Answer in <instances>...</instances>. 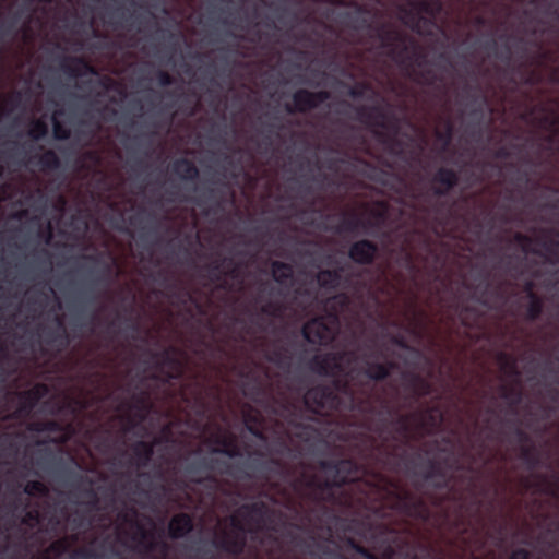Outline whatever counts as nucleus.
Returning a JSON list of instances; mask_svg holds the SVG:
<instances>
[{
  "instance_id": "1",
  "label": "nucleus",
  "mask_w": 559,
  "mask_h": 559,
  "mask_svg": "<svg viewBox=\"0 0 559 559\" xmlns=\"http://www.w3.org/2000/svg\"><path fill=\"white\" fill-rule=\"evenodd\" d=\"M355 355L349 352H331L314 355L310 369L323 377H333L330 384H317L306 391L302 401L306 409L314 415L331 416L333 413L346 414L355 412L362 416L378 415L376 423L366 426L377 437L365 433L361 440L360 456L365 463L383 464L399 457L405 462L412 485L420 491L425 485L436 490L452 487L453 476L449 473L448 460L443 464L436 459H424L420 453L408 457L405 452L399 454L400 442L406 444L412 437V421L415 414H397L384 399H376L369 391L357 394L347 379L340 376L345 371V364L354 361Z\"/></svg>"
},
{
  "instance_id": "2",
  "label": "nucleus",
  "mask_w": 559,
  "mask_h": 559,
  "mask_svg": "<svg viewBox=\"0 0 559 559\" xmlns=\"http://www.w3.org/2000/svg\"><path fill=\"white\" fill-rule=\"evenodd\" d=\"M261 451L248 453V460L233 467L227 461L213 456H202L187 464L186 472L197 475L203 471H218L221 474L251 479L254 472H274L283 477H293L290 488L299 498L298 509L304 513L305 520L311 522L316 511H325L326 504H341L342 499L337 490L345 485L357 489L364 498L372 495L381 499L383 507L391 511L423 523L431 519V510L425 497L419 496L404 487L396 480L384 476L380 472L371 471L366 464H359L353 459L321 460L318 467L324 473V478L306 469L294 475L283 460L269 457Z\"/></svg>"
},
{
  "instance_id": "3",
  "label": "nucleus",
  "mask_w": 559,
  "mask_h": 559,
  "mask_svg": "<svg viewBox=\"0 0 559 559\" xmlns=\"http://www.w3.org/2000/svg\"><path fill=\"white\" fill-rule=\"evenodd\" d=\"M353 22L356 29H372L373 37L380 41V47L408 78L427 86L442 82V78L427 68V53L416 39L386 22L373 26L367 17L360 15L354 16Z\"/></svg>"
},
{
  "instance_id": "4",
  "label": "nucleus",
  "mask_w": 559,
  "mask_h": 559,
  "mask_svg": "<svg viewBox=\"0 0 559 559\" xmlns=\"http://www.w3.org/2000/svg\"><path fill=\"white\" fill-rule=\"evenodd\" d=\"M267 507L263 502L245 503L239 508L240 515L248 522H253L254 527H247L239 519L231 516V530H221L211 539V546L230 557H240L247 547V534H255L261 528Z\"/></svg>"
},
{
  "instance_id": "5",
  "label": "nucleus",
  "mask_w": 559,
  "mask_h": 559,
  "mask_svg": "<svg viewBox=\"0 0 559 559\" xmlns=\"http://www.w3.org/2000/svg\"><path fill=\"white\" fill-rule=\"evenodd\" d=\"M349 304L350 298L345 293L328 298V313L313 318L304 324L301 330L304 338L313 345L325 346L331 344L338 332L340 316L349 307Z\"/></svg>"
},
{
  "instance_id": "6",
  "label": "nucleus",
  "mask_w": 559,
  "mask_h": 559,
  "mask_svg": "<svg viewBox=\"0 0 559 559\" xmlns=\"http://www.w3.org/2000/svg\"><path fill=\"white\" fill-rule=\"evenodd\" d=\"M152 357L157 360L159 372L151 373L147 377L150 380L168 384L174 380L181 379L183 365L169 349L153 353Z\"/></svg>"
},
{
  "instance_id": "7",
  "label": "nucleus",
  "mask_w": 559,
  "mask_h": 559,
  "mask_svg": "<svg viewBox=\"0 0 559 559\" xmlns=\"http://www.w3.org/2000/svg\"><path fill=\"white\" fill-rule=\"evenodd\" d=\"M331 94L328 91L312 92L306 88L297 90L293 94V105L287 104L285 109L288 114H305L318 108L321 104L330 99Z\"/></svg>"
},
{
  "instance_id": "8",
  "label": "nucleus",
  "mask_w": 559,
  "mask_h": 559,
  "mask_svg": "<svg viewBox=\"0 0 559 559\" xmlns=\"http://www.w3.org/2000/svg\"><path fill=\"white\" fill-rule=\"evenodd\" d=\"M379 253V247L369 239L354 241L348 248V258L358 265H371Z\"/></svg>"
},
{
  "instance_id": "9",
  "label": "nucleus",
  "mask_w": 559,
  "mask_h": 559,
  "mask_svg": "<svg viewBox=\"0 0 559 559\" xmlns=\"http://www.w3.org/2000/svg\"><path fill=\"white\" fill-rule=\"evenodd\" d=\"M452 530L457 534V539L462 542L464 550L474 552L484 547L485 542L479 530L471 528V524L466 523L462 516L454 521Z\"/></svg>"
},
{
  "instance_id": "10",
  "label": "nucleus",
  "mask_w": 559,
  "mask_h": 559,
  "mask_svg": "<svg viewBox=\"0 0 559 559\" xmlns=\"http://www.w3.org/2000/svg\"><path fill=\"white\" fill-rule=\"evenodd\" d=\"M402 379L404 386L409 391V395L414 402H418L423 397H427L432 394V383L420 373L415 371L402 372Z\"/></svg>"
},
{
  "instance_id": "11",
  "label": "nucleus",
  "mask_w": 559,
  "mask_h": 559,
  "mask_svg": "<svg viewBox=\"0 0 559 559\" xmlns=\"http://www.w3.org/2000/svg\"><path fill=\"white\" fill-rule=\"evenodd\" d=\"M432 193L436 197H445L459 183V174L452 168L439 167L431 178Z\"/></svg>"
},
{
  "instance_id": "12",
  "label": "nucleus",
  "mask_w": 559,
  "mask_h": 559,
  "mask_svg": "<svg viewBox=\"0 0 559 559\" xmlns=\"http://www.w3.org/2000/svg\"><path fill=\"white\" fill-rule=\"evenodd\" d=\"M356 119L367 126L389 129L388 114L379 105L355 107Z\"/></svg>"
},
{
  "instance_id": "13",
  "label": "nucleus",
  "mask_w": 559,
  "mask_h": 559,
  "mask_svg": "<svg viewBox=\"0 0 559 559\" xmlns=\"http://www.w3.org/2000/svg\"><path fill=\"white\" fill-rule=\"evenodd\" d=\"M404 15L403 22L409 26L411 29L418 35H430L431 29L437 26V20L425 14L415 13L414 10L401 8Z\"/></svg>"
},
{
  "instance_id": "14",
  "label": "nucleus",
  "mask_w": 559,
  "mask_h": 559,
  "mask_svg": "<svg viewBox=\"0 0 559 559\" xmlns=\"http://www.w3.org/2000/svg\"><path fill=\"white\" fill-rule=\"evenodd\" d=\"M121 405L133 413V417L138 421H143L152 408L151 394L146 390H136L130 400L122 402Z\"/></svg>"
},
{
  "instance_id": "15",
  "label": "nucleus",
  "mask_w": 559,
  "mask_h": 559,
  "mask_svg": "<svg viewBox=\"0 0 559 559\" xmlns=\"http://www.w3.org/2000/svg\"><path fill=\"white\" fill-rule=\"evenodd\" d=\"M56 321V329H48L44 331L43 342L46 346L53 348L57 353H60L70 345L71 338L62 319L57 317Z\"/></svg>"
},
{
  "instance_id": "16",
  "label": "nucleus",
  "mask_w": 559,
  "mask_h": 559,
  "mask_svg": "<svg viewBox=\"0 0 559 559\" xmlns=\"http://www.w3.org/2000/svg\"><path fill=\"white\" fill-rule=\"evenodd\" d=\"M364 362L365 367L361 373L372 381H383L391 376L392 371L397 369V364L393 360L380 362L368 357Z\"/></svg>"
},
{
  "instance_id": "17",
  "label": "nucleus",
  "mask_w": 559,
  "mask_h": 559,
  "mask_svg": "<svg viewBox=\"0 0 559 559\" xmlns=\"http://www.w3.org/2000/svg\"><path fill=\"white\" fill-rule=\"evenodd\" d=\"M283 413L287 414V423L299 430L295 435L306 441L309 440L314 430L310 426L301 424L302 411L295 404L287 402L283 405Z\"/></svg>"
},
{
  "instance_id": "18",
  "label": "nucleus",
  "mask_w": 559,
  "mask_h": 559,
  "mask_svg": "<svg viewBox=\"0 0 559 559\" xmlns=\"http://www.w3.org/2000/svg\"><path fill=\"white\" fill-rule=\"evenodd\" d=\"M45 392L46 386L43 384H37L29 390L17 392L16 395L19 397L20 406L17 411L14 412V417L31 413V411L36 406Z\"/></svg>"
},
{
  "instance_id": "19",
  "label": "nucleus",
  "mask_w": 559,
  "mask_h": 559,
  "mask_svg": "<svg viewBox=\"0 0 559 559\" xmlns=\"http://www.w3.org/2000/svg\"><path fill=\"white\" fill-rule=\"evenodd\" d=\"M193 519L190 514L180 512L175 514L168 524V535L173 539H179L193 530Z\"/></svg>"
},
{
  "instance_id": "20",
  "label": "nucleus",
  "mask_w": 559,
  "mask_h": 559,
  "mask_svg": "<svg viewBox=\"0 0 559 559\" xmlns=\"http://www.w3.org/2000/svg\"><path fill=\"white\" fill-rule=\"evenodd\" d=\"M64 73L72 78H79L87 74H96L95 68L81 57L64 58L61 63Z\"/></svg>"
},
{
  "instance_id": "21",
  "label": "nucleus",
  "mask_w": 559,
  "mask_h": 559,
  "mask_svg": "<svg viewBox=\"0 0 559 559\" xmlns=\"http://www.w3.org/2000/svg\"><path fill=\"white\" fill-rule=\"evenodd\" d=\"M170 170L183 181H195L200 175L195 164L186 157L175 159L170 165Z\"/></svg>"
},
{
  "instance_id": "22",
  "label": "nucleus",
  "mask_w": 559,
  "mask_h": 559,
  "mask_svg": "<svg viewBox=\"0 0 559 559\" xmlns=\"http://www.w3.org/2000/svg\"><path fill=\"white\" fill-rule=\"evenodd\" d=\"M154 442L144 440L136 441L132 444L133 464L136 467H147L154 455Z\"/></svg>"
},
{
  "instance_id": "23",
  "label": "nucleus",
  "mask_w": 559,
  "mask_h": 559,
  "mask_svg": "<svg viewBox=\"0 0 559 559\" xmlns=\"http://www.w3.org/2000/svg\"><path fill=\"white\" fill-rule=\"evenodd\" d=\"M29 164L38 167L43 173L57 170L61 166L59 156L52 150H45L41 154L33 155L29 158Z\"/></svg>"
},
{
  "instance_id": "24",
  "label": "nucleus",
  "mask_w": 559,
  "mask_h": 559,
  "mask_svg": "<svg viewBox=\"0 0 559 559\" xmlns=\"http://www.w3.org/2000/svg\"><path fill=\"white\" fill-rule=\"evenodd\" d=\"M369 219L365 221L366 234L376 235L388 221V207L384 203H380L378 207L371 209L369 212Z\"/></svg>"
},
{
  "instance_id": "25",
  "label": "nucleus",
  "mask_w": 559,
  "mask_h": 559,
  "mask_svg": "<svg viewBox=\"0 0 559 559\" xmlns=\"http://www.w3.org/2000/svg\"><path fill=\"white\" fill-rule=\"evenodd\" d=\"M415 13L428 15L430 17L439 19L444 14V4L442 0H417L411 3Z\"/></svg>"
},
{
  "instance_id": "26",
  "label": "nucleus",
  "mask_w": 559,
  "mask_h": 559,
  "mask_svg": "<svg viewBox=\"0 0 559 559\" xmlns=\"http://www.w3.org/2000/svg\"><path fill=\"white\" fill-rule=\"evenodd\" d=\"M343 267L334 270H321L317 275L318 285L326 290H335L343 281Z\"/></svg>"
},
{
  "instance_id": "27",
  "label": "nucleus",
  "mask_w": 559,
  "mask_h": 559,
  "mask_svg": "<svg viewBox=\"0 0 559 559\" xmlns=\"http://www.w3.org/2000/svg\"><path fill=\"white\" fill-rule=\"evenodd\" d=\"M271 273L274 281L280 285H287L292 283L294 277L293 266L282 261L271 262Z\"/></svg>"
},
{
  "instance_id": "28",
  "label": "nucleus",
  "mask_w": 559,
  "mask_h": 559,
  "mask_svg": "<svg viewBox=\"0 0 559 559\" xmlns=\"http://www.w3.org/2000/svg\"><path fill=\"white\" fill-rule=\"evenodd\" d=\"M359 228H362L366 234L365 221L356 213H345L343 214L342 222L334 228V231L337 234L343 231L354 233Z\"/></svg>"
},
{
  "instance_id": "29",
  "label": "nucleus",
  "mask_w": 559,
  "mask_h": 559,
  "mask_svg": "<svg viewBox=\"0 0 559 559\" xmlns=\"http://www.w3.org/2000/svg\"><path fill=\"white\" fill-rule=\"evenodd\" d=\"M519 456L530 471H533L540 465L539 452L533 444L522 445Z\"/></svg>"
},
{
  "instance_id": "30",
  "label": "nucleus",
  "mask_w": 559,
  "mask_h": 559,
  "mask_svg": "<svg viewBox=\"0 0 559 559\" xmlns=\"http://www.w3.org/2000/svg\"><path fill=\"white\" fill-rule=\"evenodd\" d=\"M454 135V126L451 120H447L443 130H437L435 133L436 140L441 144L440 152L444 153L449 150Z\"/></svg>"
},
{
  "instance_id": "31",
  "label": "nucleus",
  "mask_w": 559,
  "mask_h": 559,
  "mask_svg": "<svg viewBox=\"0 0 559 559\" xmlns=\"http://www.w3.org/2000/svg\"><path fill=\"white\" fill-rule=\"evenodd\" d=\"M22 17V10L15 11L9 21H5L0 26V44H3L5 39L16 35V26Z\"/></svg>"
},
{
  "instance_id": "32",
  "label": "nucleus",
  "mask_w": 559,
  "mask_h": 559,
  "mask_svg": "<svg viewBox=\"0 0 559 559\" xmlns=\"http://www.w3.org/2000/svg\"><path fill=\"white\" fill-rule=\"evenodd\" d=\"M421 425L424 427H429V428H436L438 427L442 420H443V414L441 413V411L439 409V407L437 406H433V407H426L424 411H423V414H421Z\"/></svg>"
},
{
  "instance_id": "33",
  "label": "nucleus",
  "mask_w": 559,
  "mask_h": 559,
  "mask_svg": "<svg viewBox=\"0 0 559 559\" xmlns=\"http://www.w3.org/2000/svg\"><path fill=\"white\" fill-rule=\"evenodd\" d=\"M48 134V124L46 121L41 119H34L31 121L27 135L34 140L38 141L44 139Z\"/></svg>"
},
{
  "instance_id": "34",
  "label": "nucleus",
  "mask_w": 559,
  "mask_h": 559,
  "mask_svg": "<svg viewBox=\"0 0 559 559\" xmlns=\"http://www.w3.org/2000/svg\"><path fill=\"white\" fill-rule=\"evenodd\" d=\"M544 310V301L540 297L532 298L525 309V318L528 321L539 319Z\"/></svg>"
},
{
  "instance_id": "35",
  "label": "nucleus",
  "mask_w": 559,
  "mask_h": 559,
  "mask_svg": "<svg viewBox=\"0 0 559 559\" xmlns=\"http://www.w3.org/2000/svg\"><path fill=\"white\" fill-rule=\"evenodd\" d=\"M41 521H43V516H41V513L39 512V510L31 509V510L25 511V513L21 520V523L23 525L27 526L28 528L34 530L40 525Z\"/></svg>"
},
{
  "instance_id": "36",
  "label": "nucleus",
  "mask_w": 559,
  "mask_h": 559,
  "mask_svg": "<svg viewBox=\"0 0 559 559\" xmlns=\"http://www.w3.org/2000/svg\"><path fill=\"white\" fill-rule=\"evenodd\" d=\"M24 493L31 497H43L48 493L47 486L39 480H29L23 488Z\"/></svg>"
},
{
  "instance_id": "37",
  "label": "nucleus",
  "mask_w": 559,
  "mask_h": 559,
  "mask_svg": "<svg viewBox=\"0 0 559 559\" xmlns=\"http://www.w3.org/2000/svg\"><path fill=\"white\" fill-rule=\"evenodd\" d=\"M285 307L280 301L269 300L261 307V312L265 316L280 318L282 317Z\"/></svg>"
},
{
  "instance_id": "38",
  "label": "nucleus",
  "mask_w": 559,
  "mask_h": 559,
  "mask_svg": "<svg viewBox=\"0 0 559 559\" xmlns=\"http://www.w3.org/2000/svg\"><path fill=\"white\" fill-rule=\"evenodd\" d=\"M369 92L373 93L371 84L367 82H359L348 90V95L354 99H359L364 98Z\"/></svg>"
},
{
  "instance_id": "39",
  "label": "nucleus",
  "mask_w": 559,
  "mask_h": 559,
  "mask_svg": "<svg viewBox=\"0 0 559 559\" xmlns=\"http://www.w3.org/2000/svg\"><path fill=\"white\" fill-rule=\"evenodd\" d=\"M559 236V233H558ZM543 248L547 255L549 257V261L554 263H559V239H551L545 241L543 243Z\"/></svg>"
},
{
  "instance_id": "40",
  "label": "nucleus",
  "mask_w": 559,
  "mask_h": 559,
  "mask_svg": "<svg viewBox=\"0 0 559 559\" xmlns=\"http://www.w3.org/2000/svg\"><path fill=\"white\" fill-rule=\"evenodd\" d=\"M226 264L227 262H224V258L222 260H215L210 264V278L212 282L216 283L222 281Z\"/></svg>"
},
{
  "instance_id": "41",
  "label": "nucleus",
  "mask_w": 559,
  "mask_h": 559,
  "mask_svg": "<svg viewBox=\"0 0 559 559\" xmlns=\"http://www.w3.org/2000/svg\"><path fill=\"white\" fill-rule=\"evenodd\" d=\"M52 131L56 140L66 141L70 138V130L56 118V115L52 117Z\"/></svg>"
},
{
  "instance_id": "42",
  "label": "nucleus",
  "mask_w": 559,
  "mask_h": 559,
  "mask_svg": "<svg viewBox=\"0 0 559 559\" xmlns=\"http://www.w3.org/2000/svg\"><path fill=\"white\" fill-rule=\"evenodd\" d=\"M224 262H227L225 265L224 275L233 280L238 278L240 275V264L230 257H225Z\"/></svg>"
},
{
  "instance_id": "43",
  "label": "nucleus",
  "mask_w": 559,
  "mask_h": 559,
  "mask_svg": "<svg viewBox=\"0 0 559 559\" xmlns=\"http://www.w3.org/2000/svg\"><path fill=\"white\" fill-rule=\"evenodd\" d=\"M469 316L473 317V319L475 320L478 317V311L475 308L469 307L467 305H461L459 317L464 326L472 325V323L469 322Z\"/></svg>"
},
{
  "instance_id": "44",
  "label": "nucleus",
  "mask_w": 559,
  "mask_h": 559,
  "mask_svg": "<svg viewBox=\"0 0 559 559\" xmlns=\"http://www.w3.org/2000/svg\"><path fill=\"white\" fill-rule=\"evenodd\" d=\"M212 453L224 454L230 459L241 457L243 455V453H242L240 447L238 445V443L236 442V440H234L231 442V444L229 447H227L226 449H212Z\"/></svg>"
},
{
  "instance_id": "45",
  "label": "nucleus",
  "mask_w": 559,
  "mask_h": 559,
  "mask_svg": "<svg viewBox=\"0 0 559 559\" xmlns=\"http://www.w3.org/2000/svg\"><path fill=\"white\" fill-rule=\"evenodd\" d=\"M266 359L277 366H282L286 360H288V357L286 356L283 347H277L267 354Z\"/></svg>"
},
{
  "instance_id": "46",
  "label": "nucleus",
  "mask_w": 559,
  "mask_h": 559,
  "mask_svg": "<svg viewBox=\"0 0 559 559\" xmlns=\"http://www.w3.org/2000/svg\"><path fill=\"white\" fill-rule=\"evenodd\" d=\"M173 296H175L181 305H186L189 301L194 304L198 308H200L192 294L187 289H176V292L173 293Z\"/></svg>"
},
{
  "instance_id": "47",
  "label": "nucleus",
  "mask_w": 559,
  "mask_h": 559,
  "mask_svg": "<svg viewBox=\"0 0 559 559\" xmlns=\"http://www.w3.org/2000/svg\"><path fill=\"white\" fill-rule=\"evenodd\" d=\"M0 450L1 451H10L15 452L16 445L14 438L10 433H2L0 436Z\"/></svg>"
},
{
  "instance_id": "48",
  "label": "nucleus",
  "mask_w": 559,
  "mask_h": 559,
  "mask_svg": "<svg viewBox=\"0 0 559 559\" xmlns=\"http://www.w3.org/2000/svg\"><path fill=\"white\" fill-rule=\"evenodd\" d=\"M380 136L382 138V142L389 146L391 153L400 155L401 150L399 148L401 146V142L395 136H389L384 134H380Z\"/></svg>"
},
{
  "instance_id": "49",
  "label": "nucleus",
  "mask_w": 559,
  "mask_h": 559,
  "mask_svg": "<svg viewBox=\"0 0 559 559\" xmlns=\"http://www.w3.org/2000/svg\"><path fill=\"white\" fill-rule=\"evenodd\" d=\"M514 241L521 246L522 250L525 252L530 251V246L533 243V238L522 234V233H515L513 236Z\"/></svg>"
},
{
  "instance_id": "50",
  "label": "nucleus",
  "mask_w": 559,
  "mask_h": 559,
  "mask_svg": "<svg viewBox=\"0 0 559 559\" xmlns=\"http://www.w3.org/2000/svg\"><path fill=\"white\" fill-rule=\"evenodd\" d=\"M84 495L88 498L86 504L91 509H93V510L99 509V498H98V495H97V492L92 487L86 488L84 490Z\"/></svg>"
},
{
  "instance_id": "51",
  "label": "nucleus",
  "mask_w": 559,
  "mask_h": 559,
  "mask_svg": "<svg viewBox=\"0 0 559 559\" xmlns=\"http://www.w3.org/2000/svg\"><path fill=\"white\" fill-rule=\"evenodd\" d=\"M502 394L501 396L506 400L512 399V404L516 405L521 401V392L518 390H514L512 388L502 386Z\"/></svg>"
},
{
  "instance_id": "52",
  "label": "nucleus",
  "mask_w": 559,
  "mask_h": 559,
  "mask_svg": "<svg viewBox=\"0 0 559 559\" xmlns=\"http://www.w3.org/2000/svg\"><path fill=\"white\" fill-rule=\"evenodd\" d=\"M155 76L160 86H170L174 84V78L165 70H157Z\"/></svg>"
},
{
  "instance_id": "53",
  "label": "nucleus",
  "mask_w": 559,
  "mask_h": 559,
  "mask_svg": "<svg viewBox=\"0 0 559 559\" xmlns=\"http://www.w3.org/2000/svg\"><path fill=\"white\" fill-rule=\"evenodd\" d=\"M514 437L516 441L522 445H530L531 437L530 435L523 430L521 427L516 426L513 430Z\"/></svg>"
},
{
  "instance_id": "54",
  "label": "nucleus",
  "mask_w": 559,
  "mask_h": 559,
  "mask_svg": "<svg viewBox=\"0 0 559 559\" xmlns=\"http://www.w3.org/2000/svg\"><path fill=\"white\" fill-rule=\"evenodd\" d=\"M500 360L502 361L503 368L508 369L511 373L518 374L515 360L507 355V354H500Z\"/></svg>"
},
{
  "instance_id": "55",
  "label": "nucleus",
  "mask_w": 559,
  "mask_h": 559,
  "mask_svg": "<svg viewBox=\"0 0 559 559\" xmlns=\"http://www.w3.org/2000/svg\"><path fill=\"white\" fill-rule=\"evenodd\" d=\"M67 549V543L64 539H58V540H55L50 544L48 550L50 552H53L56 555H61L66 551Z\"/></svg>"
},
{
  "instance_id": "56",
  "label": "nucleus",
  "mask_w": 559,
  "mask_h": 559,
  "mask_svg": "<svg viewBox=\"0 0 559 559\" xmlns=\"http://www.w3.org/2000/svg\"><path fill=\"white\" fill-rule=\"evenodd\" d=\"M111 272H112V265L109 263L105 264L103 274L94 277L93 283L94 284L107 283L108 282L107 277L111 274Z\"/></svg>"
},
{
  "instance_id": "57",
  "label": "nucleus",
  "mask_w": 559,
  "mask_h": 559,
  "mask_svg": "<svg viewBox=\"0 0 559 559\" xmlns=\"http://www.w3.org/2000/svg\"><path fill=\"white\" fill-rule=\"evenodd\" d=\"M41 429H44V432H57L61 430V426L55 420H46L43 421Z\"/></svg>"
},
{
  "instance_id": "58",
  "label": "nucleus",
  "mask_w": 559,
  "mask_h": 559,
  "mask_svg": "<svg viewBox=\"0 0 559 559\" xmlns=\"http://www.w3.org/2000/svg\"><path fill=\"white\" fill-rule=\"evenodd\" d=\"M542 123L549 128H559V116L546 115L542 118Z\"/></svg>"
},
{
  "instance_id": "59",
  "label": "nucleus",
  "mask_w": 559,
  "mask_h": 559,
  "mask_svg": "<svg viewBox=\"0 0 559 559\" xmlns=\"http://www.w3.org/2000/svg\"><path fill=\"white\" fill-rule=\"evenodd\" d=\"M234 440L235 439L231 437H217L215 439V444L217 447H215L214 449H226L227 447H229L231 444V442Z\"/></svg>"
},
{
  "instance_id": "60",
  "label": "nucleus",
  "mask_w": 559,
  "mask_h": 559,
  "mask_svg": "<svg viewBox=\"0 0 559 559\" xmlns=\"http://www.w3.org/2000/svg\"><path fill=\"white\" fill-rule=\"evenodd\" d=\"M524 292L526 293V296L528 299H532V298H536V297H539L535 292H534V283L532 281H528L525 283L524 285Z\"/></svg>"
},
{
  "instance_id": "61",
  "label": "nucleus",
  "mask_w": 559,
  "mask_h": 559,
  "mask_svg": "<svg viewBox=\"0 0 559 559\" xmlns=\"http://www.w3.org/2000/svg\"><path fill=\"white\" fill-rule=\"evenodd\" d=\"M352 545V548L358 554L360 555L361 557H364L365 559L367 558V556L369 555L370 550H368L366 547L359 545V544H356L355 542H352L350 543Z\"/></svg>"
},
{
  "instance_id": "62",
  "label": "nucleus",
  "mask_w": 559,
  "mask_h": 559,
  "mask_svg": "<svg viewBox=\"0 0 559 559\" xmlns=\"http://www.w3.org/2000/svg\"><path fill=\"white\" fill-rule=\"evenodd\" d=\"M36 258L38 261H43L45 262L46 264H50V261H49V252L46 250V249H41L39 251L36 252Z\"/></svg>"
},
{
  "instance_id": "63",
  "label": "nucleus",
  "mask_w": 559,
  "mask_h": 559,
  "mask_svg": "<svg viewBox=\"0 0 559 559\" xmlns=\"http://www.w3.org/2000/svg\"><path fill=\"white\" fill-rule=\"evenodd\" d=\"M134 524L136 525V528L139 531V534H140V543L142 544L144 540L147 539L148 537V533L147 531L142 526L140 525L138 522H134Z\"/></svg>"
},
{
  "instance_id": "64",
  "label": "nucleus",
  "mask_w": 559,
  "mask_h": 559,
  "mask_svg": "<svg viewBox=\"0 0 559 559\" xmlns=\"http://www.w3.org/2000/svg\"><path fill=\"white\" fill-rule=\"evenodd\" d=\"M550 81L552 83L559 84V66L554 67L550 71Z\"/></svg>"
}]
</instances>
